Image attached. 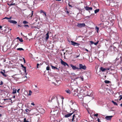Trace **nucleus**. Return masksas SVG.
I'll return each instance as SVG.
<instances>
[{"mask_svg": "<svg viewBox=\"0 0 122 122\" xmlns=\"http://www.w3.org/2000/svg\"><path fill=\"white\" fill-rule=\"evenodd\" d=\"M58 109V107L57 106L55 107V110L54 109H52L51 110V113L53 114V115L51 116L50 117V119L51 121H54L56 119V117L55 116V114L53 113V112H55L57 111Z\"/></svg>", "mask_w": 122, "mask_h": 122, "instance_id": "f257e3e1", "label": "nucleus"}, {"mask_svg": "<svg viewBox=\"0 0 122 122\" xmlns=\"http://www.w3.org/2000/svg\"><path fill=\"white\" fill-rule=\"evenodd\" d=\"M79 115L77 113L74 114L72 116V118L71 119V121L72 122H74V119L76 118V122L78 121L79 118L80 117Z\"/></svg>", "mask_w": 122, "mask_h": 122, "instance_id": "f03ea898", "label": "nucleus"}, {"mask_svg": "<svg viewBox=\"0 0 122 122\" xmlns=\"http://www.w3.org/2000/svg\"><path fill=\"white\" fill-rule=\"evenodd\" d=\"M54 99L56 100L57 105L59 106V104L58 100V98L56 95H54L52 97L51 99V101L52 102V100H54Z\"/></svg>", "mask_w": 122, "mask_h": 122, "instance_id": "7ed1b4c3", "label": "nucleus"}, {"mask_svg": "<svg viewBox=\"0 0 122 122\" xmlns=\"http://www.w3.org/2000/svg\"><path fill=\"white\" fill-rule=\"evenodd\" d=\"M79 69H83L84 70H85L86 68V66L84 64H79Z\"/></svg>", "mask_w": 122, "mask_h": 122, "instance_id": "20e7f679", "label": "nucleus"}, {"mask_svg": "<svg viewBox=\"0 0 122 122\" xmlns=\"http://www.w3.org/2000/svg\"><path fill=\"white\" fill-rule=\"evenodd\" d=\"M85 24L84 23H79L77 24V26L81 28L85 27Z\"/></svg>", "mask_w": 122, "mask_h": 122, "instance_id": "39448f33", "label": "nucleus"}, {"mask_svg": "<svg viewBox=\"0 0 122 122\" xmlns=\"http://www.w3.org/2000/svg\"><path fill=\"white\" fill-rule=\"evenodd\" d=\"M61 64L62 65L64 66H67L68 67L69 66L68 64L66 62L63 61L62 59H61Z\"/></svg>", "mask_w": 122, "mask_h": 122, "instance_id": "423d86ee", "label": "nucleus"}, {"mask_svg": "<svg viewBox=\"0 0 122 122\" xmlns=\"http://www.w3.org/2000/svg\"><path fill=\"white\" fill-rule=\"evenodd\" d=\"M113 116H107L105 117V118L108 120H110L111 119Z\"/></svg>", "mask_w": 122, "mask_h": 122, "instance_id": "0eeeda50", "label": "nucleus"}, {"mask_svg": "<svg viewBox=\"0 0 122 122\" xmlns=\"http://www.w3.org/2000/svg\"><path fill=\"white\" fill-rule=\"evenodd\" d=\"M70 66L73 70H74L76 69H79V68L77 67L76 66H74L72 64H71Z\"/></svg>", "mask_w": 122, "mask_h": 122, "instance_id": "6e6552de", "label": "nucleus"}, {"mask_svg": "<svg viewBox=\"0 0 122 122\" xmlns=\"http://www.w3.org/2000/svg\"><path fill=\"white\" fill-rule=\"evenodd\" d=\"M77 90H75L74 91V92L73 93V94L74 96H77L78 95V94L77 92Z\"/></svg>", "mask_w": 122, "mask_h": 122, "instance_id": "1a4fd4ad", "label": "nucleus"}, {"mask_svg": "<svg viewBox=\"0 0 122 122\" xmlns=\"http://www.w3.org/2000/svg\"><path fill=\"white\" fill-rule=\"evenodd\" d=\"M73 113V112L69 113L65 115V117H68L71 116Z\"/></svg>", "mask_w": 122, "mask_h": 122, "instance_id": "9d476101", "label": "nucleus"}, {"mask_svg": "<svg viewBox=\"0 0 122 122\" xmlns=\"http://www.w3.org/2000/svg\"><path fill=\"white\" fill-rule=\"evenodd\" d=\"M8 21L11 23H13L14 24H16L17 23V21L12 20H8Z\"/></svg>", "mask_w": 122, "mask_h": 122, "instance_id": "9b49d317", "label": "nucleus"}, {"mask_svg": "<svg viewBox=\"0 0 122 122\" xmlns=\"http://www.w3.org/2000/svg\"><path fill=\"white\" fill-rule=\"evenodd\" d=\"M85 9L87 10H92V7H89L88 6L85 7Z\"/></svg>", "mask_w": 122, "mask_h": 122, "instance_id": "f8f14e48", "label": "nucleus"}, {"mask_svg": "<svg viewBox=\"0 0 122 122\" xmlns=\"http://www.w3.org/2000/svg\"><path fill=\"white\" fill-rule=\"evenodd\" d=\"M71 45L74 46H75L76 45H80L79 44L77 43L76 42H74L72 41H71Z\"/></svg>", "mask_w": 122, "mask_h": 122, "instance_id": "ddd939ff", "label": "nucleus"}, {"mask_svg": "<svg viewBox=\"0 0 122 122\" xmlns=\"http://www.w3.org/2000/svg\"><path fill=\"white\" fill-rule=\"evenodd\" d=\"M77 96L79 98L81 99H82L83 97L82 95L80 93L78 94Z\"/></svg>", "mask_w": 122, "mask_h": 122, "instance_id": "4468645a", "label": "nucleus"}, {"mask_svg": "<svg viewBox=\"0 0 122 122\" xmlns=\"http://www.w3.org/2000/svg\"><path fill=\"white\" fill-rule=\"evenodd\" d=\"M21 66L23 68V70L24 71V72L25 73L26 72V67L24 66L22 64H21Z\"/></svg>", "mask_w": 122, "mask_h": 122, "instance_id": "2eb2a0df", "label": "nucleus"}, {"mask_svg": "<svg viewBox=\"0 0 122 122\" xmlns=\"http://www.w3.org/2000/svg\"><path fill=\"white\" fill-rule=\"evenodd\" d=\"M113 46H110L109 48V50L111 51H113Z\"/></svg>", "mask_w": 122, "mask_h": 122, "instance_id": "dca6fc26", "label": "nucleus"}, {"mask_svg": "<svg viewBox=\"0 0 122 122\" xmlns=\"http://www.w3.org/2000/svg\"><path fill=\"white\" fill-rule=\"evenodd\" d=\"M100 70L102 72H104L106 70V69L105 68H103V67H101L100 69Z\"/></svg>", "mask_w": 122, "mask_h": 122, "instance_id": "f3484780", "label": "nucleus"}, {"mask_svg": "<svg viewBox=\"0 0 122 122\" xmlns=\"http://www.w3.org/2000/svg\"><path fill=\"white\" fill-rule=\"evenodd\" d=\"M46 39L47 40L49 38V32H48L46 34Z\"/></svg>", "mask_w": 122, "mask_h": 122, "instance_id": "a211bd4d", "label": "nucleus"}, {"mask_svg": "<svg viewBox=\"0 0 122 122\" xmlns=\"http://www.w3.org/2000/svg\"><path fill=\"white\" fill-rule=\"evenodd\" d=\"M16 89H15L14 88L13 89V94H15L16 93Z\"/></svg>", "mask_w": 122, "mask_h": 122, "instance_id": "6ab92c4d", "label": "nucleus"}, {"mask_svg": "<svg viewBox=\"0 0 122 122\" xmlns=\"http://www.w3.org/2000/svg\"><path fill=\"white\" fill-rule=\"evenodd\" d=\"M65 91L68 94H70L71 92L69 90H66Z\"/></svg>", "mask_w": 122, "mask_h": 122, "instance_id": "aec40b11", "label": "nucleus"}, {"mask_svg": "<svg viewBox=\"0 0 122 122\" xmlns=\"http://www.w3.org/2000/svg\"><path fill=\"white\" fill-rule=\"evenodd\" d=\"M33 11L32 10L31 11V13L29 15V16L30 17H31L33 15Z\"/></svg>", "mask_w": 122, "mask_h": 122, "instance_id": "412c9836", "label": "nucleus"}, {"mask_svg": "<svg viewBox=\"0 0 122 122\" xmlns=\"http://www.w3.org/2000/svg\"><path fill=\"white\" fill-rule=\"evenodd\" d=\"M0 73L2 74L3 76H4L6 77L7 76V75L4 74V73L3 72L1 71L0 72Z\"/></svg>", "mask_w": 122, "mask_h": 122, "instance_id": "4be33fe9", "label": "nucleus"}, {"mask_svg": "<svg viewBox=\"0 0 122 122\" xmlns=\"http://www.w3.org/2000/svg\"><path fill=\"white\" fill-rule=\"evenodd\" d=\"M112 102L113 103V104H114V105H116V106L117 105H118L116 102H114L113 101H112Z\"/></svg>", "mask_w": 122, "mask_h": 122, "instance_id": "5701e85b", "label": "nucleus"}, {"mask_svg": "<svg viewBox=\"0 0 122 122\" xmlns=\"http://www.w3.org/2000/svg\"><path fill=\"white\" fill-rule=\"evenodd\" d=\"M51 67H52V69H56L58 70H59L55 66H51Z\"/></svg>", "mask_w": 122, "mask_h": 122, "instance_id": "b1692460", "label": "nucleus"}, {"mask_svg": "<svg viewBox=\"0 0 122 122\" xmlns=\"http://www.w3.org/2000/svg\"><path fill=\"white\" fill-rule=\"evenodd\" d=\"M17 49V50H19V51H21V50L23 51V50H24V49H23L22 48H18Z\"/></svg>", "mask_w": 122, "mask_h": 122, "instance_id": "393cba45", "label": "nucleus"}, {"mask_svg": "<svg viewBox=\"0 0 122 122\" xmlns=\"http://www.w3.org/2000/svg\"><path fill=\"white\" fill-rule=\"evenodd\" d=\"M96 31H97V33H98V30H99V28L98 27H97V26H96Z\"/></svg>", "mask_w": 122, "mask_h": 122, "instance_id": "a878e982", "label": "nucleus"}, {"mask_svg": "<svg viewBox=\"0 0 122 122\" xmlns=\"http://www.w3.org/2000/svg\"><path fill=\"white\" fill-rule=\"evenodd\" d=\"M99 9H97L95 10V14L97 13L99 11Z\"/></svg>", "mask_w": 122, "mask_h": 122, "instance_id": "bb28decb", "label": "nucleus"}, {"mask_svg": "<svg viewBox=\"0 0 122 122\" xmlns=\"http://www.w3.org/2000/svg\"><path fill=\"white\" fill-rule=\"evenodd\" d=\"M104 82L106 83L107 84L109 83L110 82V81L107 80H105Z\"/></svg>", "mask_w": 122, "mask_h": 122, "instance_id": "cd10ccee", "label": "nucleus"}, {"mask_svg": "<svg viewBox=\"0 0 122 122\" xmlns=\"http://www.w3.org/2000/svg\"><path fill=\"white\" fill-rule=\"evenodd\" d=\"M28 22L25 20H24L23 22V23L24 24L28 23Z\"/></svg>", "mask_w": 122, "mask_h": 122, "instance_id": "c85d7f7f", "label": "nucleus"}, {"mask_svg": "<svg viewBox=\"0 0 122 122\" xmlns=\"http://www.w3.org/2000/svg\"><path fill=\"white\" fill-rule=\"evenodd\" d=\"M40 67V64L39 63H37V64L36 67L38 68Z\"/></svg>", "mask_w": 122, "mask_h": 122, "instance_id": "c756f323", "label": "nucleus"}, {"mask_svg": "<svg viewBox=\"0 0 122 122\" xmlns=\"http://www.w3.org/2000/svg\"><path fill=\"white\" fill-rule=\"evenodd\" d=\"M99 42V41H98L97 42L95 43H94V44L95 45H97V44L98 43V42Z\"/></svg>", "mask_w": 122, "mask_h": 122, "instance_id": "7c9ffc66", "label": "nucleus"}, {"mask_svg": "<svg viewBox=\"0 0 122 122\" xmlns=\"http://www.w3.org/2000/svg\"><path fill=\"white\" fill-rule=\"evenodd\" d=\"M19 40L20 42H22L23 41V40L22 38H20V39Z\"/></svg>", "mask_w": 122, "mask_h": 122, "instance_id": "2f4dec72", "label": "nucleus"}, {"mask_svg": "<svg viewBox=\"0 0 122 122\" xmlns=\"http://www.w3.org/2000/svg\"><path fill=\"white\" fill-rule=\"evenodd\" d=\"M25 110L26 112H30V110H29L28 109H26Z\"/></svg>", "mask_w": 122, "mask_h": 122, "instance_id": "473e14b6", "label": "nucleus"}, {"mask_svg": "<svg viewBox=\"0 0 122 122\" xmlns=\"http://www.w3.org/2000/svg\"><path fill=\"white\" fill-rule=\"evenodd\" d=\"M113 46V51H115L116 49V47H115L114 46Z\"/></svg>", "mask_w": 122, "mask_h": 122, "instance_id": "72a5a7b5", "label": "nucleus"}, {"mask_svg": "<svg viewBox=\"0 0 122 122\" xmlns=\"http://www.w3.org/2000/svg\"><path fill=\"white\" fill-rule=\"evenodd\" d=\"M32 93V92L30 90L29 91V95L30 96L31 95Z\"/></svg>", "mask_w": 122, "mask_h": 122, "instance_id": "f704fd0d", "label": "nucleus"}, {"mask_svg": "<svg viewBox=\"0 0 122 122\" xmlns=\"http://www.w3.org/2000/svg\"><path fill=\"white\" fill-rule=\"evenodd\" d=\"M50 68L49 67V66H47V67L46 68V70H47L48 71L49 70Z\"/></svg>", "mask_w": 122, "mask_h": 122, "instance_id": "c9c22d12", "label": "nucleus"}, {"mask_svg": "<svg viewBox=\"0 0 122 122\" xmlns=\"http://www.w3.org/2000/svg\"><path fill=\"white\" fill-rule=\"evenodd\" d=\"M4 28H5V27H4ZM4 27H3L1 26H0V29H1V30H2L4 29Z\"/></svg>", "mask_w": 122, "mask_h": 122, "instance_id": "e433bc0d", "label": "nucleus"}, {"mask_svg": "<svg viewBox=\"0 0 122 122\" xmlns=\"http://www.w3.org/2000/svg\"><path fill=\"white\" fill-rule=\"evenodd\" d=\"M119 97H120V98L119 99V100H121L122 99V96L121 95H120Z\"/></svg>", "mask_w": 122, "mask_h": 122, "instance_id": "4c0bfd02", "label": "nucleus"}, {"mask_svg": "<svg viewBox=\"0 0 122 122\" xmlns=\"http://www.w3.org/2000/svg\"><path fill=\"white\" fill-rule=\"evenodd\" d=\"M90 42L91 44H93L94 43V42H93L92 41H90Z\"/></svg>", "mask_w": 122, "mask_h": 122, "instance_id": "58836bf2", "label": "nucleus"}, {"mask_svg": "<svg viewBox=\"0 0 122 122\" xmlns=\"http://www.w3.org/2000/svg\"><path fill=\"white\" fill-rule=\"evenodd\" d=\"M24 26L25 27H29V26L28 25H24Z\"/></svg>", "mask_w": 122, "mask_h": 122, "instance_id": "ea45409f", "label": "nucleus"}, {"mask_svg": "<svg viewBox=\"0 0 122 122\" xmlns=\"http://www.w3.org/2000/svg\"><path fill=\"white\" fill-rule=\"evenodd\" d=\"M26 118H25L24 119L23 122H26Z\"/></svg>", "mask_w": 122, "mask_h": 122, "instance_id": "a19ab883", "label": "nucleus"}, {"mask_svg": "<svg viewBox=\"0 0 122 122\" xmlns=\"http://www.w3.org/2000/svg\"><path fill=\"white\" fill-rule=\"evenodd\" d=\"M3 84V82L2 81H1L0 82V85H2Z\"/></svg>", "mask_w": 122, "mask_h": 122, "instance_id": "79ce46f5", "label": "nucleus"}, {"mask_svg": "<svg viewBox=\"0 0 122 122\" xmlns=\"http://www.w3.org/2000/svg\"><path fill=\"white\" fill-rule=\"evenodd\" d=\"M106 70H109L110 69V68H106Z\"/></svg>", "mask_w": 122, "mask_h": 122, "instance_id": "37998d69", "label": "nucleus"}, {"mask_svg": "<svg viewBox=\"0 0 122 122\" xmlns=\"http://www.w3.org/2000/svg\"><path fill=\"white\" fill-rule=\"evenodd\" d=\"M98 115V114H94V116H95L97 117Z\"/></svg>", "mask_w": 122, "mask_h": 122, "instance_id": "c03bdc74", "label": "nucleus"}, {"mask_svg": "<svg viewBox=\"0 0 122 122\" xmlns=\"http://www.w3.org/2000/svg\"><path fill=\"white\" fill-rule=\"evenodd\" d=\"M97 121L98 122H101V121H100V119L99 118H98L97 120Z\"/></svg>", "mask_w": 122, "mask_h": 122, "instance_id": "a18cd8bd", "label": "nucleus"}, {"mask_svg": "<svg viewBox=\"0 0 122 122\" xmlns=\"http://www.w3.org/2000/svg\"><path fill=\"white\" fill-rule=\"evenodd\" d=\"M31 105H33V106H34L35 105V104H34V102H32V103H31Z\"/></svg>", "mask_w": 122, "mask_h": 122, "instance_id": "49530a36", "label": "nucleus"}, {"mask_svg": "<svg viewBox=\"0 0 122 122\" xmlns=\"http://www.w3.org/2000/svg\"><path fill=\"white\" fill-rule=\"evenodd\" d=\"M43 13L44 14L45 16H46V12H44Z\"/></svg>", "mask_w": 122, "mask_h": 122, "instance_id": "de8ad7c7", "label": "nucleus"}, {"mask_svg": "<svg viewBox=\"0 0 122 122\" xmlns=\"http://www.w3.org/2000/svg\"><path fill=\"white\" fill-rule=\"evenodd\" d=\"M44 12L43 10H41V11H40V12L41 13H44Z\"/></svg>", "mask_w": 122, "mask_h": 122, "instance_id": "09e8293b", "label": "nucleus"}, {"mask_svg": "<svg viewBox=\"0 0 122 122\" xmlns=\"http://www.w3.org/2000/svg\"><path fill=\"white\" fill-rule=\"evenodd\" d=\"M69 6L71 7H72V6H71V5H70L69 3Z\"/></svg>", "mask_w": 122, "mask_h": 122, "instance_id": "8fccbe9b", "label": "nucleus"}, {"mask_svg": "<svg viewBox=\"0 0 122 122\" xmlns=\"http://www.w3.org/2000/svg\"><path fill=\"white\" fill-rule=\"evenodd\" d=\"M8 18L6 17H5L4 19H7L8 20Z\"/></svg>", "mask_w": 122, "mask_h": 122, "instance_id": "3c124183", "label": "nucleus"}, {"mask_svg": "<svg viewBox=\"0 0 122 122\" xmlns=\"http://www.w3.org/2000/svg\"><path fill=\"white\" fill-rule=\"evenodd\" d=\"M20 90V89H18L17 90V92L18 93H19V91Z\"/></svg>", "mask_w": 122, "mask_h": 122, "instance_id": "603ef678", "label": "nucleus"}, {"mask_svg": "<svg viewBox=\"0 0 122 122\" xmlns=\"http://www.w3.org/2000/svg\"><path fill=\"white\" fill-rule=\"evenodd\" d=\"M81 80L82 81H83V77H81Z\"/></svg>", "mask_w": 122, "mask_h": 122, "instance_id": "864d4df0", "label": "nucleus"}, {"mask_svg": "<svg viewBox=\"0 0 122 122\" xmlns=\"http://www.w3.org/2000/svg\"><path fill=\"white\" fill-rule=\"evenodd\" d=\"M19 45V43H17L16 44V45H15V46H18Z\"/></svg>", "mask_w": 122, "mask_h": 122, "instance_id": "5fc2aeb1", "label": "nucleus"}, {"mask_svg": "<svg viewBox=\"0 0 122 122\" xmlns=\"http://www.w3.org/2000/svg\"><path fill=\"white\" fill-rule=\"evenodd\" d=\"M43 64V63H40V64H40V66H41Z\"/></svg>", "mask_w": 122, "mask_h": 122, "instance_id": "6e6d98bb", "label": "nucleus"}, {"mask_svg": "<svg viewBox=\"0 0 122 122\" xmlns=\"http://www.w3.org/2000/svg\"><path fill=\"white\" fill-rule=\"evenodd\" d=\"M17 39H18L19 40L20 39V38L19 37H17Z\"/></svg>", "mask_w": 122, "mask_h": 122, "instance_id": "4d7b16f0", "label": "nucleus"}, {"mask_svg": "<svg viewBox=\"0 0 122 122\" xmlns=\"http://www.w3.org/2000/svg\"><path fill=\"white\" fill-rule=\"evenodd\" d=\"M15 5V3H12V4H11L10 5Z\"/></svg>", "mask_w": 122, "mask_h": 122, "instance_id": "13d9d810", "label": "nucleus"}, {"mask_svg": "<svg viewBox=\"0 0 122 122\" xmlns=\"http://www.w3.org/2000/svg\"><path fill=\"white\" fill-rule=\"evenodd\" d=\"M66 13H67V14H69V12L67 11L66 12Z\"/></svg>", "mask_w": 122, "mask_h": 122, "instance_id": "bf43d9fd", "label": "nucleus"}, {"mask_svg": "<svg viewBox=\"0 0 122 122\" xmlns=\"http://www.w3.org/2000/svg\"><path fill=\"white\" fill-rule=\"evenodd\" d=\"M23 59H24V62L25 63V60L24 58H23Z\"/></svg>", "mask_w": 122, "mask_h": 122, "instance_id": "052dcab7", "label": "nucleus"}, {"mask_svg": "<svg viewBox=\"0 0 122 122\" xmlns=\"http://www.w3.org/2000/svg\"><path fill=\"white\" fill-rule=\"evenodd\" d=\"M11 18V17H10V18H8V20L9 19H10Z\"/></svg>", "mask_w": 122, "mask_h": 122, "instance_id": "680f3d73", "label": "nucleus"}, {"mask_svg": "<svg viewBox=\"0 0 122 122\" xmlns=\"http://www.w3.org/2000/svg\"><path fill=\"white\" fill-rule=\"evenodd\" d=\"M26 122H29V121L28 120H26Z\"/></svg>", "mask_w": 122, "mask_h": 122, "instance_id": "e2e57ef3", "label": "nucleus"}, {"mask_svg": "<svg viewBox=\"0 0 122 122\" xmlns=\"http://www.w3.org/2000/svg\"><path fill=\"white\" fill-rule=\"evenodd\" d=\"M18 26H19V27H21V25H18Z\"/></svg>", "mask_w": 122, "mask_h": 122, "instance_id": "0e129e2a", "label": "nucleus"}, {"mask_svg": "<svg viewBox=\"0 0 122 122\" xmlns=\"http://www.w3.org/2000/svg\"><path fill=\"white\" fill-rule=\"evenodd\" d=\"M79 56H79H76V58H77V57H78Z\"/></svg>", "mask_w": 122, "mask_h": 122, "instance_id": "69168bd1", "label": "nucleus"}, {"mask_svg": "<svg viewBox=\"0 0 122 122\" xmlns=\"http://www.w3.org/2000/svg\"><path fill=\"white\" fill-rule=\"evenodd\" d=\"M35 90V91L36 92H38V91L37 90H36V89Z\"/></svg>", "mask_w": 122, "mask_h": 122, "instance_id": "338daca9", "label": "nucleus"}, {"mask_svg": "<svg viewBox=\"0 0 122 122\" xmlns=\"http://www.w3.org/2000/svg\"><path fill=\"white\" fill-rule=\"evenodd\" d=\"M120 105V106H121V107H122V104H121Z\"/></svg>", "mask_w": 122, "mask_h": 122, "instance_id": "774afa93", "label": "nucleus"}]
</instances>
